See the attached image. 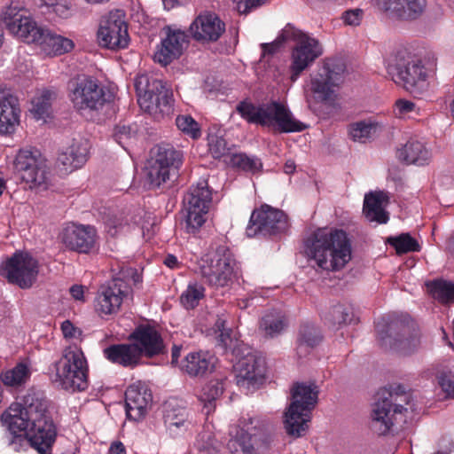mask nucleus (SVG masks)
Masks as SVG:
<instances>
[{
    "instance_id": "nucleus-1",
    "label": "nucleus",
    "mask_w": 454,
    "mask_h": 454,
    "mask_svg": "<svg viewBox=\"0 0 454 454\" xmlns=\"http://www.w3.org/2000/svg\"><path fill=\"white\" fill-rule=\"evenodd\" d=\"M305 253L318 268L337 271L351 260V243L343 230L318 229L304 241Z\"/></svg>"
},
{
    "instance_id": "nucleus-2",
    "label": "nucleus",
    "mask_w": 454,
    "mask_h": 454,
    "mask_svg": "<svg viewBox=\"0 0 454 454\" xmlns=\"http://www.w3.org/2000/svg\"><path fill=\"white\" fill-rule=\"evenodd\" d=\"M436 59L433 54L422 59L398 54L387 66L388 76L415 96H420L427 90V78L436 70Z\"/></svg>"
},
{
    "instance_id": "nucleus-3",
    "label": "nucleus",
    "mask_w": 454,
    "mask_h": 454,
    "mask_svg": "<svg viewBox=\"0 0 454 454\" xmlns=\"http://www.w3.org/2000/svg\"><path fill=\"white\" fill-rule=\"evenodd\" d=\"M239 429L227 443L230 454H266L272 446L275 434L270 423L261 417H242Z\"/></svg>"
},
{
    "instance_id": "nucleus-4",
    "label": "nucleus",
    "mask_w": 454,
    "mask_h": 454,
    "mask_svg": "<svg viewBox=\"0 0 454 454\" xmlns=\"http://www.w3.org/2000/svg\"><path fill=\"white\" fill-rule=\"evenodd\" d=\"M237 112L249 123L263 127H274L279 133L303 131L307 126L296 120L289 108L281 102L270 101L261 106L242 101L237 106Z\"/></svg>"
},
{
    "instance_id": "nucleus-5",
    "label": "nucleus",
    "mask_w": 454,
    "mask_h": 454,
    "mask_svg": "<svg viewBox=\"0 0 454 454\" xmlns=\"http://www.w3.org/2000/svg\"><path fill=\"white\" fill-rule=\"evenodd\" d=\"M408 395L402 385L380 389L376 394V402L373 405L371 418L372 429L379 435L388 434L395 424L405 421L404 411L407 409L398 403V398L402 402L407 403Z\"/></svg>"
},
{
    "instance_id": "nucleus-6",
    "label": "nucleus",
    "mask_w": 454,
    "mask_h": 454,
    "mask_svg": "<svg viewBox=\"0 0 454 454\" xmlns=\"http://www.w3.org/2000/svg\"><path fill=\"white\" fill-rule=\"evenodd\" d=\"M88 363L82 350L76 345L63 350L52 365L50 374L53 383L67 391H83L88 387Z\"/></svg>"
},
{
    "instance_id": "nucleus-7",
    "label": "nucleus",
    "mask_w": 454,
    "mask_h": 454,
    "mask_svg": "<svg viewBox=\"0 0 454 454\" xmlns=\"http://www.w3.org/2000/svg\"><path fill=\"white\" fill-rule=\"evenodd\" d=\"M67 90L73 107L82 115L98 114L112 100V95L99 82L88 75L71 79Z\"/></svg>"
},
{
    "instance_id": "nucleus-8",
    "label": "nucleus",
    "mask_w": 454,
    "mask_h": 454,
    "mask_svg": "<svg viewBox=\"0 0 454 454\" xmlns=\"http://www.w3.org/2000/svg\"><path fill=\"white\" fill-rule=\"evenodd\" d=\"M318 390L314 384L295 383L292 388V402L285 413L284 425L289 435L304 434L310 421V413L317 402Z\"/></svg>"
},
{
    "instance_id": "nucleus-9",
    "label": "nucleus",
    "mask_w": 454,
    "mask_h": 454,
    "mask_svg": "<svg viewBox=\"0 0 454 454\" xmlns=\"http://www.w3.org/2000/svg\"><path fill=\"white\" fill-rule=\"evenodd\" d=\"M141 282V276L135 268L122 269L118 276L99 286L95 298L96 311L101 317L117 314L130 291V284L137 286Z\"/></svg>"
},
{
    "instance_id": "nucleus-10",
    "label": "nucleus",
    "mask_w": 454,
    "mask_h": 454,
    "mask_svg": "<svg viewBox=\"0 0 454 454\" xmlns=\"http://www.w3.org/2000/svg\"><path fill=\"white\" fill-rule=\"evenodd\" d=\"M376 333L380 345L404 355L413 352L420 345V334L408 318L382 317L376 323Z\"/></svg>"
},
{
    "instance_id": "nucleus-11",
    "label": "nucleus",
    "mask_w": 454,
    "mask_h": 454,
    "mask_svg": "<svg viewBox=\"0 0 454 454\" xmlns=\"http://www.w3.org/2000/svg\"><path fill=\"white\" fill-rule=\"evenodd\" d=\"M183 162L182 150L170 144L157 145L147 172L150 189H160L170 185L177 178Z\"/></svg>"
},
{
    "instance_id": "nucleus-12",
    "label": "nucleus",
    "mask_w": 454,
    "mask_h": 454,
    "mask_svg": "<svg viewBox=\"0 0 454 454\" xmlns=\"http://www.w3.org/2000/svg\"><path fill=\"white\" fill-rule=\"evenodd\" d=\"M200 271L205 283L213 288L229 286L238 275V262L226 244L216 246L210 258L203 261Z\"/></svg>"
},
{
    "instance_id": "nucleus-13",
    "label": "nucleus",
    "mask_w": 454,
    "mask_h": 454,
    "mask_svg": "<svg viewBox=\"0 0 454 454\" xmlns=\"http://www.w3.org/2000/svg\"><path fill=\"white\" fill-rule=\"evenodd\" d=\"M213 190L207 179H200L190 186L183 199L184 229L187 233H196L207 221L213 201Z\"/></svg>"
},
{
    "instance_id": "nucleus-14",
    "label": "nucleus",
    "mask_w": 454,
    "mask_h": 454,
    "mask_svg": "<svg viewBox=\"0 0 454 454\" xmlns=\"http://www.w3.org/2000/svg\"><path fill=\"white\" fill-rule=\"evenodd\" d=\"M32 418L29 428L31 447L39 454H51L57 438V427L51 418L48 401L44 397L42 409L31 406L28 411Z\"/></svg>"
},
{
    "instance_id": "nucleus-15",
    "label": "nucleus",
    "mask_w": 454,
    "mask_h": 454,
    "mask_svg": "<svg viewBox=\"0 0 454 454\" xmlns=\"http://www.w3.org/2000/svg\"><path fill=\"white\" fill-rule=\"evenodd\" d=\"M288 228V217L284 211L263 204L253 210L246 232L250 238L259 234L275 236L286 233Z\"/></svg>"
},
{
    "instance_id": "nucleus-16",
    "label": "nucleus",
    "mask_w": 454,
    "mask_h": 454,
    "mask_svg": "<svg viewBox=\"0 0 454 454\" xmlns=\"http://www.w3.org/2000/svg\"><path fill=\"white\" fill-rule=\"evenodd\" d=\"M39 271L36 259L27 252H16L10 257L0 270L1 276L9 283L20 288H29L35 281Z\"/></svg>"
},
{
    "instance_id": "nucleus-17",
    "label": "nucleus",
    "mask_w": 454,
    "mask_h": 454,
    "mask_svg": "<svg viewBox=\"0 0 454 454\" xmlns=\"http://www.w3.org/2000/svg\"><path fill=\"white\" fill-rule=\"evenodd\" d=\"M344 64L335 59H327L317 73L311 75L309 88L318 102L331 99L334 90L342 81Z\"/></svg>"
},
{
    "instance_id": "nucleus-18",
    "label": "nucleus",
    "mask_w": 454,
    "mask_h": 454,
    "mask_svg": "<svg viewBox=\"0 0 454 454\" xmlns=\"http://www.w3.org/2000/svg\"><path fill=\"white\" fill-rule=\"evenodd\" d=\"M44 395L43 393L29 389L23 397V403H13L2 414L1 419L7 426V432L27 433L32 425V418L29 415L31 406L42 409L43 405Z\"/></svg>"
},
{
    "instance_id": "nucleus-19",
    "label": "nucleus",
    "mask_w": 454,
    "mask_h": 454,
    "mask_svg": "<svg viewBox=\"0 0 454 454\" xmlns=\"http://www.w3.org/2000/svg\"><path fill=\"white\" fill-rule=\"evenodd\" d=\"M2 21L13 35L27 43L35 41L38 26L29 16L28 12L18 2H12L2 13Z\"/></svg>"
},
{
    "instance_id": "nucleus-20",
    "label": "nucleus",
    "mask_w": 454,
    "mask_h": 454,
    "mask_svg": "<svg viewBox=\"0 0 454 454\" xmlns=\"http://www.w3.org/2000/svg\"><path fill=\"white\" fill-rule=\"evenodd\" d=\"M292 35L298 37L297 43L292 51L290 66L291 80L294 82L305 69L322 55L323 50L317 40L305 34L292 31Z\"/></svg>"
},
{
    "instance_id": "nucleus-21",
    "label": "nucleus",
    "mask_w": 454,
    "mask_h": 454,
    "mask_svg": "<svg viewBox=\"0 0 454 454\" xmlns=\"http://www.w3.org/2000/svg\"><path fill=\"white\" fill-rule=\"evenodd\" d=\"M137 102L154 119L168 116L173 111V93L161 81H154L152 88L138 97Z\"/></svg>"
},
{
    "instance_id": "nucleus-22",
    "label": "nucleus",
    "mask_w": 454,
    "mask_h": 454,
    "mask_svg": "<svg viewBox=\"0 0 454 454\" xmlns=\"http://www.w3.org/2000/svg\"><path fill=\"white\" fill-rule=\"evenodd\" d=\"M37 150L20 149L14 160V168L30 188L45 184L47 170Z\"/></svg>"
},
{
    "instance_id": "nucleus-23",
    "label": "nucleus",
    "mask_w": 454,
    "mask_h": 454,
    "mask_svg": "<svg viewBox=\"0 0 454 454\" xmlns=\"http://www.w3.org/2000/svg\"><path fill=\"white\" fill-rule=\"evenodd\" d=\"M97 36L99 45L111 51L125 49L129 43L128 25L116 13L101 20Z\"/></svg>"
},
{
    "instance_id": "nucleus-24",
    "label": "nucleus",
    "mask_w": 454,
    "mask_h": 454,
    "mask_svg": "<svg viewBox=\"0 0 454 454\" xmlns=\"http://www.w3.org/2000/svg\"><path fill=\"white\" fill-rule=\"evenodd\" d=\"M139 357L152 358L163 353L165 346L160 333L150 325H139L129 335Z\"/></svg>"
},
{
    "instance_id": "nucleus-25",
    "label": "nucleus",
    "mask_w": 454,
    "mask_h": 454,
    "mask_svg": "<svg viewBox=\"0 0 454 454\" xmlns=\"http://www.w3.org/2000/svg\"><path fill=\"white\" fill-rule=\"evenodd\" d=\"M236 384L247 391L258 387L265 379L263 361L254 355H247L235 365Z\"/></svg>"
},
{
    "instance_id": "nucleus-26",
    "label": "nucleus",
    "mask_w": 454,
    "mask_h": 454,
    "mask_svg": "<svg viewBox=\"0 0 454 454\" xmlns=\"http://www.w3.org/2000/svg\"><path fill=\"white\" fill-rule=\"evenodd\" d=\"M225 29V23L218 15L210 12H205L198 15L189 27L192 38L201 43L218 41Z\"/></svg>"
},
{
    "instance_id": "nucleus-27",
    "label": "nucleus",
    "mask_w": 454,
    "mask_h": 454,
    "mask_svg": "<svg viewBox=\"0 0 454 454\" xmlns=\"http://www.w3.org/2000/svg\"><path fill=\"white\" fill-rule=\"evenodd\" d=\"M61 240L69 250L88 254L96 245L97 231L91 225L73 223L63 229Z\"/></svg>"
},
{
    "instance_id": "nucleus-28",
    "label": "nucleus",
    "mask_w": 454,
    "mask_h": 454,
    "mask_svg": "<svg viewBox=\"0 0 454 454\" xmlns=\"http://www.w3.org/2000/svg\"><path fill=\"white\" fill-rule=\"evenodd\" d=\"M164 31L166 37L161 40L155 52L154 60L167 66L183 54L189 43V35L183 30L173 29L170 27H166Z\"/></svg>"
},
{
    "instance_id": "nucleus-29",
    "label": "nucleus",
    "mask_w": 454,
    "mask_h": 454,
    "mask_svg": "<svg viewBox=\"0 0 454 454\" xmlns=\"http://www.w3.org/2000/svg\"><path fill=\"white\" fill-rule=\"evenodd\" d=\"M153 401L151 390L145 383L136 382L128 387L125 391L126 414L129 419H143Z\"/></svg>"
},
{
    "instance_id": "nucleus-30",
    "label": "nucleus",
    "mask_w": 454,
    "mask_h": 454,
    "mask_svg": "<svg viewBox=\"0 0 454 454\" xmlns=\"http://www.w3.org/2000/svg\"><path fill=\"white\" fill-rule=\"evenodd\" d=\"M89 143L84 139H74L72 144L63 149L57 159L59 169L66 174L82 168L87 161Z\"/></svg>"
},
{
    "instance_id": "nucleus-31",
    "label": "nucleus",
    "mask_w": 454,
    "mask_h": 454,
    "mask_svg": "<svg viewBox=\"0 0 454 454\" xmlns=\"http://www.w3.org/2000/svg\"><path fill=\"white\" fill-rule=\"evenodd\" d=\"M20 108L19 100L11 94L0 93V134L14 133L20 124Z\"/></svg>"
},
{
    "instance_id": "nucleus-32",
    "label": "nucleus",
    "mask_w": 454,
    "mask_h": 454,
    "mask_svg": "<svg viewBox=\"0 0 454 454\" xmlns=\"http://www.w3.org/2000/svg\"><path fill=\"white\" fill-rule=\"evenodd\" d=\"M103 354L110 363L124 368L133 369L141 361L131 341L129 343L112 344L104 348Z\"/></svg>"
},
{
    "instance_id": "nucleus-33",
    "label": "nucleus",
    "mask_w": 454,
    "mask_h": 454,
    "mask_svg": "<svg viewBox=\"0 0 454 454\" xmlns=\"http://www.w3.org/2000/svg\"><path fill=\"white\" fill-rule=\"evenodd\" d=\"M39 35L31 43H37L47 55H62L73 50L72 40L61 35L51 34L48 29L38 27Z\"/></svg>"
},
{
    "instance_id": "nucleus-34",
    "label": "nucleus",
    "mask_w": 454,
    "mask_h": 454,
    "mask_svg": "<svg viewBox=\"0 0 454 454\" xmlns=\"http://www.w3.org/2000/svg\"><path fill=\"white\" fill-rule=\"evenodd\" d=\"M32 371L26 362H20L12 368L3 370L0 372L1 382L8 388L20 391L30 380Z\"/></svg>"
},
{
    "instance_id": "nucleus-35",
    "label": "nucleus",
    "mask_w": 454,
    "mask_h": 454,
    "mask_svg": "<svg viewBox=\"0 0 454 454\" xmlns=\"http://www.w3.org/2000/svg\"><path fill=\"white\" fill-rule=\"evenodd\" d=\"M396 156L407 164L424 166L428 164L431 153L422 142L410 139L403 147L397 150Z\"/></svg>"
},
{
    "instance_id": "nucleus-36",
    "label": "nucleus",
    "mask_w": 454,
    "mask_h": 454,
    "mask_svg": "<svg viewBox=\"0 0 454 454\" xmlns=\"http://www.w3.org/2000/svg\"><path fill=\"white\" fill-rule=\"evenodd\" d=\"M385 199L382 192H370L365 195L363 212L370 222L387 223L389 220L388 213L383 208Z\"/></svg>"
},
{
    "instance_id": "nucleus-37",
    "label": "nucleus",
    "mask_w": 454,
    "mask_h": 454,
    "mask_svg": "<svg viewBox=\"0 0 454 454\" xmlns=\"http://www.w3.org/2000/svg\"><path fill=\"white\" fill-rule=\"evenodd\" d=\"M215 358L208 353L202 351L189 353L181 368L191 376H200L211 371L214 367Z\"/></svg>"
},
{
    "instance_id": "nucleus-38",
    "label": "nucleus",
    "mask_w": 454,
    "mask_h": 454,
    "mask_svg": "<svg viewBox=\"0 0 454 454\" xmlns=\"http://www.w3.org/2000/svg\"><path fill=\"white\" fill-rule=\"evenodd\" d=\"M164 422L168 429L173 433L177 429H187L190 424L187 410L184 407L175 406L171 403H167Z\"/></svg>"
},
{
    "instance_id": "nucleus-39",
    "label": "nucleus",
    "mask_w": 454,
    "mask_h": 454,
    "mask_svg": "<svg viewBox=\"0 0 454 454\" xmlns=\"http://www.w3.org/2000/svg\"><path fill=\"white\" fill-rule=\"evenodd\" d=\"M325 322L333 326L356 323L352 308L336 304L322 314Z\"/></svg>"
},
{
    "instance_id": "nucleus-40",
    "label": "nucleus",
    "mask_w": 454,
    "mask_h": 454,
    "mask_svg": "<svg viewBox=\"0 0 454 454\" xmlns=\"http://www.w3.org/2000/svg\"><path fill=\"white\" fill-rule=\"evenodd\" d=\"M430 295L439 302L447 304L454 302V283L442 278L427 283Z\"/></svg>"
},
{
    "instance_id": "nucleus-41",
    "label": "nucleus",
    "mask_w": 454,
    "mask_h": 454,
    "mask_svg": "<svg viewBox=\"0 0 454 454\" xmlns=\"http://www.w3.org/2000/svg\"><path fill=\"white\" fill-rule=\"evenodd\" d=\"M228 163L232 168L253 175L260 172L262 168L261 159L256 156H249L245 153H231L229 156Z\"/></svg>"
},
{
    "instance_id": "nucleus-42",
    "label": "nucleus",
    "mask_w": 454,
    "mask_h": 454,
    "mask_svg": "<svg viewBox=\"0 0 454 454\" xmlns=\"http://www.w3.org/2000/svg\"><path fill=\"white\" fill-rule=\"evenodd\" d=\"M386 243L395 248L397 254L419 252L420 245L410 233H401L387 238Z\"/></svg>"
},
{
    "instance_id": "nucleus-43",
    "label": "nucleus",
    "mask_w": 454,
    "mask_h": 454,
    "mask_svg": "<svg viewBox=\"0 0 454 454\" xmlns=\"http://www.w3.org/2000/svg\"><path fill=\"white\" fill-rule=\"evenodd\" d=\"M57 98V92L52 90H43L33 100V111L37 119H45L50 116L52 102Z\"/></svg>"
},
{
    "instance_id": "nucleus-44",
    "label": "nucleus",
    "mask_w": 454,
    "mask_h": 454,
    "mask_svg": "<svg viewBox=\"0 0 454 454\" xmlns=\"http://www.w3.org/2000/svg\"><path fill=\"white\" fill-rule=\"evenodd\" d=\"M205 287L197 282L189 283L180 296V302L186 309H195L205 297Z\"/></svg>"
},
{
    "instance_id": "nucleus-45",
    "label": "nucleus",
    "mask_w": 454,
    "mask_h": 454,
    "mask_svg": "<svg viewBox=\"0 0 454 454\" xmlns=\"http://www.w3.org/2000/svg\"><path fill=\"white\" fill-rule=\"evenodd\" d=\"M322 340V335L316 326L304 324L300 328L298 338V354L301 353L303 348H314Z\"/></svg>"
},
{
    "instance_id": "nucleus-46",
    "label": "nucleus",
    "mask_w": 454,
    "mask_h": 454,
    "mask_svg": "<svg viewBox=\"0 0 454 454\" xmlns=\"http://www.w3.org/2000/svg\"><path fill=\"white\" fill-rule=\"evenodd\" d=\"M223 393V383L219 380H210L202 387L200 400L204 403V407L207 409V412L215 409V402Z\"/></svg>"
},
{
    "instance_id": "nucleus-47",
    "label": "nucleus",
    "mask_w": 454,
    "mask_h": 454,
    "mask_svg": "<svg viewBox=\"0 0 454 454\" xmlns=\"http://www.w3.org/2000/svg\"><path fill=\"white\" fill-rule=\"evenodd\" d=\"M285 326V317L279 313L266 314L260 322V329L269 337H274L280 333Z\"/></svg>"
},
{
    "instance_id": "nucleus-48",
    "label": "nucleus",
    "mask_w": 454,
    "mask_h": 454,
    "mask_svg": "<svg viewBox=\"0 0 454 454\" xmlns=\"http://www.w3.org/2000/svg\"><path fill=\"white\" fill-rule=\"evenodd\" d=\"M425 7L426 0H403L402 9H400L398 12L397 20H416L423 13Z\"/></svg>"
},
{
    "instance_id": "nucleus-49",
    "label": "nucleus",
    "mask_w": 454,
    "mask_h": 454,
    "mask_svg": "<svg viewBox=\"0 0 454 454\" xmlns=\"http://www.w3.org/2000/svg\"><path fill=\"white\" fill-rule=\"evenodd\" d=\"M176 125L183 134L192 139H197L201 135L199 123L191 115H178Z\"/></svg>"
},
{
    "instance_id": "nucleus-50",
    "label": "nucleus",
    "mask_w": 454,
    "mask_h": 454,
    "mask_svg": "<svg viewBox=\"0 0 454 454\" xmlns=\"http://www.w3.org/2000/svg\"><path fill=\"white\" fill-rule=\"evenodd\" d=\"M4 442L15 452L26 450L31 447L30 436L27 437V433L6 432L4 434Z\"/></svg>"
},
{
    "instance_id": "nucleus-51",
    "label": "nucleus",
    "mask_w": 454,
    "mask_h": 454,
    "mask_svg": "<svg viewBox=\"0 0 454 454\" xmlns=\"http://www.w3.org/2000/svg\"><path fill=\"white\" fill-rule=\"evenodd\" d=\"M374 130L375 126L372 122L362 121L350 125L349 135L354 141L364 143Z\"/></svg>"
},
{
    "instance_id": "nucleus-52",
    "label": "nucleus",
    "mask_w": 454,
    "mask_h": 454,
    "mask_svg": "<svg viewBox=\"0 0 454 454\" xmlns=\"http://www.w3.org/2000/svg\"><path fill=\"white\" fill-rule=\"evenodd\" d=\"M137 129L136 125L119 124L114 128V138L125 150L129 141L135 137Z\"/></svg>"
},
{
    "instance_id": "nucleus-53",
    "label": "nucleus",
    "mask_w": 454,
    "mask_h": 454,
    "mask_svg": "<svg viewBox=\"0 0 454 454\" xmlns=\"http://www.w3.org/2000/svg\"><path fill=\"white\" fill-rule=\"evenodd\" d=\"M208 148L211 155L215 159H221L229 155L230 147L223 137L210 135L208 137Z\"/></svg>"
},
{
    "instance_id": "nucleus-54",
    "label": "nucleus",
    "mask_w": 454,
    "mask_h": 454,
    "mask_svg": "<svg viewBox=\"0 0 454 454\" xmlns=\"http://www.w3.org/2000/svg\"><path fill=\"white\" fill-rule=\"evenodd\" d=\"M377 7L385 12L387 16L392 19L398 17V12L402 9L403 0H374Z\"/></svg>"
},
{
    "instance_id": "nucleus-55",
    "label": "nucleus",
    "mask_w": 454,
    "mask_h": 454,
    "mask_svg": "<svg viewBox=\"0 0 454 454\" xmlns=\"http://www.w3.org/2000/svg\"><path fill=\"white\" fill-rule=\"evenodd\" d=\"M438 384L448 397H454V373L450 371L441 372L438 376Z\"/></svg>"
},
{
    "instance_id": "nucleus-56",
    "label": "nucleus",
    "mask_w": 454,
    "mask_h": 454,
    "mask_svg": "<svg viewBox=\"0 0 454 454\" xmlns=\"http://www.w3.org/2000/svg\"><path fill=\"white\" fill-rule=\"evenodd\" d=\"M268 0H244L239 1L237 4V11L240 14H247L249 13L253 9L257 8L263 4H265Z\"/></svg>"
},
{
    "instance_id": "nucleus-57",
    "label": "nucleus",
    "mask_w": 454,
    "mask_h": 454,
    "mask_svg": "<svg viewBox=\"0 0 454 454\" xmlns=\"http://www.w3.org/2000/svg\"><path fill=\"white\" fill-rule=\"evenodd\" d=\"M363 12L360 9L346 11L342 14V20L345 24L357 26L362 20Z\"/></svg>"
},
{
    "instance_id": "nucleus-58",
    "label": "nucleus",
    "mask_w": 454,
    "mask_h": 454,
    "mask_svg": "<svg viewBox=\"0 0 454 454\" xmlns=\"http://www.w3.org/2000/svg\"><path fill=\"white\" fill-rule=\"evenodd\" d=\"M60 328L65 338H76L82 333L81 330L74 326L70 320H65Z\"/></svg>"
},
{
    "instance_id": "nucleus-59",
    "label": "nucleus",
    "mask_w": 454,
    "mask_h": 454,
    "mask_svg": "<svg viewBox=\"0 0 454 454\" xmlns=\"http://www.w3.org/2000/svg\"><path fill=\"white\" fill-rule=\"evenodd\" d=\"M44 5L48 7H53L54 12L59 16H66L68 8L62 4L64 0H41Z\"/></svg>"
},
{
    "instance_id": "nucleus-60",
    "label": "nucleus",
    "mask_w": 454,
    "mask_h": 454,
    "mask_svg": "<svg viewBox=\"0 0 454 454\" xmlns=\"http://www.w3.org/2000/svg\"><path fill=\"white\" fill-rule=\"evenodd\" d=\"M395 108L399 114H405L414 110L415 104L410 100L398 99L395 102Z\"/></svg>"
},
{
    "instance_id": "nucleus-61",
    "label": "nucleus",
    "mask_w": 454,
    "mask_h": 454,
    "mask_svg": "<svg viewBox=\"0 0 454 454\" xmlns=\"http://www.w3.org/2000/svg\"><path fill=\"white\" fill-rule=\"evenodd\" d=\"M231 334V330L230 328L226 329V331L220 332L218 334V342L224 349H227L229 347H231L232 342Z\"/></svg>"
},
{
    "instance_id": "nucleus-62",
    "label": "nucleus",
    "mask_w": 454,
    "mask_h": 454,
    "mask_svg": "<svg viewBox=\"0 0 454 454\" xmlns=\"http://www.w3.org/2000/svg\"><path fill=\"white\" fill-rule=\"evenodd\" d=\"M72 297L77 301H82L84 297V290L82 286L74 285L70 288Z\"/></svg>"
},
{
    "instance_id": "nucleus-63",
    "label": "nucleus",
    "mask_w": 454,
    "mask_h": 454,
    "mask_svg": "<svg viewBox=\"0 0 454 454\" xmlns=\"http://www.w3.org/2000/svg\"><path fill=\"white\" fill-rule=\"evenodd\" d=\"M108 452L109 454H126V448L121 442H114Z\"/></svg>"
},
{
    "instance_id": "nucleus-64",
    "label": "nucleus",
    "mask_w": 454,
    "mask_h": 454,
    "mask_svg": "<svg viewBox=\"0 0 454 454\" xmlns=\"http://www.w3.org/2000/svg\"><path fill=\"white\" fill-rule=\"evenodd\" d=\"M278 48V43H262V50L263 55H273Z\"/></svg>"
}]
</instances>
